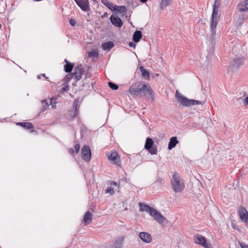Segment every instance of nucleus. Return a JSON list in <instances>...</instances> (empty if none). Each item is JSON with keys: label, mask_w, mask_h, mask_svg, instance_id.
<instances>
[{"label": "nucleus", "mask_w": 248, "mask_h": 248, "mask_svg": "<svg viewBox=\"0 0 248 248\" xmlns=\"http://www.w3.org/2000/svg\"><path fill=\"white\" fill-rule=\"evenodd\" d=\"M78 102V101L77 100H75L74 101V106L75 107V110L73 115V117H76L78 115V107H77Z\"/></svg>", "instance_id": "72a5a7b5"}, {"label": "nucleus", "mask_w": 248, "mask_h": 248, "mask_svg": "<svg viewBox=\"0 0 248 248\" xmlns=\"http://www.w3.org/2000/svg\"><path fill=\"white\" fill-rule=\"evenodd\" d=\"M139 237L144 242L146 243H149L151 242L152 237L151 235L146 232H141L139 233Z\"/></svg>", "instance_id": "dca6fc26"}, {"label": "nucleus", "mask_w": 248, "mask_h": 248, "mask_svg": "<svg viewBox=\"0 0 248 248\" xmlns=\"http://www.w3.org/2000/svg\"><path fill=\"white\" fill-rule=\"evenodd\" d=\"M178 143V140L177 139V137H172L170 139V142L168 145V149L171 150L174 148L176 145Z\"/></svg>", "instance_id": "5701e85b"}, {"label": "nucleus", "mask_w": 248, "mask_h": 248, "mask_svg": "<svg viewBox=\"0 0 248 248\" xmlns=\"http://www.w3.org/2000/svg\"><path fill=\"white\" fill-rule=\"evenodd\" d=\"M247 51L246 46L239 44L235 45L232 49V53L236 57H242L245 59Z\"/></svg>", "instance_id": "20e7f679"}, {"label": "nucleus", "mask_w": 248, "mask_h": 248, "mask_svg": "<svg viewBox=\"0 0 248 248\" xmlns=\"http://www.w3.org/2000/svg\"><path fill=\"white\" fill-rule=\"evenodd\" d=\"M239 244L241 248H248V245L244 243H240Z\"/></svg>", "instance_id": "79ce46f5"}, {"label": "nucleus", "mask_w": 248, "mask_h": 248, "mask_svg": "<svg viewBox=\"0 0 248 248\" xmlns=\"http://www.w3.org/2000/svg\"><path fill=\"white\" fill-rule=\"evenodd\" d=\"M89 56L92 57H97L98 56V52L96 49H93L90 52H88Z\"/></svg>", "instance_id": "7c9ffc66"}, {"label": "nucleus", "mask_w": 248, "mask_h": 248, "mask_svg": "<svg viewBox=\"0 0 248 248\" xmlns=\"http://www.w3.org/2000/svg\"><path fill=\"white\" fill-rule=\"evenodd\" d=\"M128 92L133 97L143 96L148 95L150 99L154 100L153 91L149 84L142 81H138L133 84Z\"/></svg>", "instance_id": "f257e3e1"}, {"label": "nucleus", "mask_w": 248, "mask_h": 248, "mask_svg": "<svg viewBox=\"0 0 248 248\" xmlns=\"http://www.w3.org/2000/svg\"><path fill=\"white\" fill-rule=\"evenodd\" d=\"M142 37V33L140 31H136L133 36V40L135 42H138Z\"/></svg>", "instance_id": "b1692460"}, {"label": "nucleus", "mask_w": 248, "mask_h": 248, "mask_svg": "<svg viewBox=\"0 0 248 248\" xmlns=\"http://www.w3.org/2000/svg\"><path fill=\"white\" fill-rule=\"evenodd\" d=\"M81 157L86 162H89L91 157V151L88 146H84L81 149Z\"/></svg>", "instance_id": "1a4fd4ad"}, {"label": "nucleus", "mask_w": 248, "mask_h": 248, "mask_svg": "<svg viewBox=\"0 0 248 248\" xmlns=\"http://www.w3.org/2000/svg\"><path fill=\"white\" fill-rule=\"evenodd\" d=\"M83 74V69L81 66H78L76 67L72 74V76L74 78L77 80H79L81 78Z\"/></svg>", "instance_id": "4468645a"}, {"label": "nucleus", "mask_w": 248, "mask_h": 248, "mask_svg": "<svg viewBox=\"0 0 248 248\" xmlns=\"http://www.w3.org/2000/svg\"><path fill=\"white\" fill-rule=\"evenodd\" d=\"M244 60L245 59L242 58V57H236L234 58L231 65L232 70L234 71L237 69L240 65L243 64Z\"/></svg>", "instance_id": "9d476101"}, {"label": "nucleus", "mask_w": 248, "mask_h": 248, "mask_svg": "<svg viewBox=\"0 0 248 248\" xmlns=\"http://www.w3.org/2000/svg\"><path fill=\"white\" fill-rule=\"evenodd\" d=\"M69 23L71 26H74L76 24V21L74 19H70L69 20Z\"/></svg>", "instance_id": "a19ab883"}, {"label": "nucleus", "mask_w": 248, "mask_h": 248, "mask_svg": "<svg viewBox=\"0 0 248 248\" xmlns=\"http://www.w3.org/2000/svg\"><path fill=\"white\" fill-rule=\"evenodd\" d=\"M74 149L76 150V154H77L79 152V149H80L79 144H76L74 146Z\"/></svg>", "instance_id": "58836bf2"}, {"label": "nucleus", "mask_w": 248, "mask_h": 248, "mask_svg": "<svg viewBox=\"0 0 248 248\" xmlns=\"http://www.w3.org/2000/svg\"><path fill=\"white\" fill-rule=\"evenodd\" d=\"M219 18V15L218 12V10L216 7V4L213 5V12L212 14L210 28L212 33L215 34L216 33L215 29L217 24Z\"/></svg>", "instance_id": "7ed1b4c3"}, {"label": "nucleus", "mask_w": 248, "mask_h": 248, "mask_svg": "<svg viewBox=\"0 0 248 248\" xmlns=\"http://www.w3.org/2000/svg\"><path fill=\"white\" fill-rule=\"evenodd\" d=\"M178 101L183 106L189 107L191 106V103L193 102V99H188L179 93L177 91L175 94Z\"/></svg>", "instance_id": "423d86ee"}, {"label": "nucleus", "mask_w": 248, "mask_h": 248, "mask_svg": "<svg viewBox=\"0 0 248 248\" xmlns=\"http://www.w3.org/2000/svg\"><path fill=\"white\" fill-rule=\"evenodd\" d=\"M150 215L152 217L155 221L160 224L164 223L166 220V218L155 209H153Z\"/></svg>", "instance_id": "0eeeda50"}, {"label": "nucleus", "mask_w": 248, "mask_h": 248, "mask_svg": "<svg viewBox=\"0 0 248 248\" xmlns=\"http://www.w3.org/2000/svg\"><path fill=\"white\" fill-rule=\"evenodd\" d=\"M172 0H161L159 7L161 9L163 10L167 6L170 5Z\"/></svg>", "instance_id": "bb28decb"}, {"label": "nucleus", "mask_w": 248, "mask_h": 248, "mask_svg": "<svg viewBox=\"0 0 248 248\" xmlns=\"http://www.w3.org/2000/svg\"><path fill=\"white\" fill-rule=\"evenodd\" d=\"M129 46H130V47H136V45L135 43H134L133 42H130L129 43Z\"/></svg>", "instance_id": "c03bdc74"}, {"label": "nucleus", "mask_w": 248, "mask_h": 248, "mask_svg": "<svg viewBox=\"0 0 248 248\" xmlns=\"http://www.w3.org/2000/svg\"><path fill=\"white\" fill-rule=\"evenodd\" d=\"M244 104L245 106H248V96L244 99Z\"/></svg>", "instance_id": "37998d69"}, {"label": "nucleus", "mask_w": 248, "mask_h": 248, "mask_svg": "<svg viewBox=\"0 0 248 248\" xmlns=\"http://www.w3.org/2000/svg\"><path fill=\"white\" fill-rule=\"evenodd\" d=\"M108 86L112 90H116L118 89V86L116 84H115L111 82H108Z\"/></svg>", "instance_id": "c9c22d12"}, {"label": "nucleus", "mask_w": 248, "mask_h": 248, "mask_svg": "<svg viewBox=\"0 0 248 248\" xmlns=\"http://www.w3.org/2000/svg\"><path fill=\"white\" fill-rule=\"evenodd\" d=\"M66 64L64 65V71L67 73H70L73 69V65L69 62L66 59L64 60Z\"/></svg>", "instance_id": "a878e982"}, {"label": "nucleus", "mask_w": 248, "mask_h": 248, "mask_svg": "<svg viewBox=\"0 0 248 248\" xmlns=\"http://www.w3.org/2000/svg\"><path fill=\"white\" fill-rule=\"evenodd\" d=\"M115 187H118V185L116 182H113L111 183L110 186L106 190V193L110 195H113L114 193Z\"/></svg>", "instance_id": "4be33fe9"}, {"label": "nucleus", "mask_w": 248, "mask_h": 248, "mask_svg": "<svg viewBox=\"0 0 248 248\" xmlns=\"http://www.w3.org/2000/svg\"><path fill=\"white\" fill-rule=\"evenodd\" d=\"M106 5L111 11L113 12L114 11L117 6L116 5L111 2H108Z\"/></svg>", "instance_id": "473e14b6"}, {"label": "nucleus", "mask_w": 248, "mask_h": 248, "mask_svg": "<svg viewBox=\"0 0 248 248\" xmlns=\"http://www.w3.org/2000/svg\"><path fill=\"white\" fill-rule=\"evenodd\" d=\"M140 69L141 72L142 76L143 77L146 78H150L149 72L145 70L142 66L140 68Z\"/></svg>", "instance_id": "c85d7f7f"}, {"label": "nucleus", "mask_w": 248, "mask_h": 248, "mask_svg": "<svg viewBox=\"0 0 248 248\" xmlns=\"http://www.w3.org/2000/svg\"><path fill=\"white\" fill-rule=\"evenodd\" d=\"M239 215L241 220L248 226V212L247 210L244 208H241L239 210Z\"/></svg>", "instance_id": "f8f14e48"}, {"label": "nucleus", "mask_w": 248, "mask_h": 248, "mask_svg": "<svg viewBox=\"0 0 248 248\" xmlns=\"http://www.w3.org/2000/svg\"><path fill=\"white\" fill-rule=\"evenodd\" d=\"M147 0H140V1L142 3H145Z\"/></svg>", "instance_id": "49530a36"}, {"label": "nucleus", "mask_w": 248, "mask_h": 248, "mask_svg": "<svg viewBox=\"0 0 248 248\" xmlns=\"http://www.w3.org/2000/svg\"><path fill=\"white\" fill-rule=\"evenodd\" d=\"M191 106L195 105H202V103L198 100H193V102L191 103Z\"/></svg>", "instance_id": "e433bc0d"}, {"label": "nucleus", "mask_w": 248, "mask_h": 248, "mask_svg": "<svg viewBox=\"0 0 248 248\" xmlns=\"http://www.w3.org/2000/svg\"><path fill=\"white\" fill-rule=\"evenodd\" d=\"M114 12L119 14L121 16H124L126 15L127 10L124 6L117 5Z\"/></svg>", "instance_id": "6ab92c4d"}, {"label": "nucleus", "mask_w": 248, "mask_h": 248, "mask_svg": "<svg viewBox=\"0 0 248 248\" xmlns=\"http://www.w3.org/2000/svg\"><path fill=\"white\" fill-rule=\"evenodd\" d=\"M53 98H51L50 102V105H51L52 108H56L57 102H53Z\"/></svg>", "instance_id": "4c0bfd02"}, {"label": "nucleus", "mask_w": 248, "mask_h": 248, "mask_svg": "<svg viewBox=\"0 0 248 248\" xmlns=\"http://www.w3.org/2000/svg\"><path fill=\"white\" fill-rule=\"evenodd\" d=\"M77 5L84 11L89 10V3L88 0H74Z\"/></svg>", "instance_id": "ddd939ff"}, {"label": "nucleus", "mask_w": 248, "mask_h": 248, "mask_svg": "<svg viewBox=\"0 0 248 248\" xmlns=\"http://www.w3.org/2000/svg\"><path fill=\"white\" fill-rule=\"evenodd\" d=\"M41 103L43 104L41 110L42 111H45L47 109L49 105L48 104L47 101L46 100H42Z\"/></svg>", "instance_id": "2f4dec72"}, {"label": "nucleus", "mask_w": 248, "mask_h": 248, "mask_svg": "<svg viewBox=\"0 0 248 248\" xmlns=\"http://www.w3.org/2000/svg\"><path fill=\"white\" fill-rule=\"evenodd\" d=\"M69 152L72 155H75V152H74V150L73 148H70L69 149Z\"/></svg>", "instance_id": "a18cd8bd"}, {"label": "nucleus", "mask_w": 248, "mask_h": 248, "mask_svg": "<svg viewBox=\"0 0 248 248\" xmlns=\"http://www.w3.org/2000/svg\"><path fill=\"white\" fill-rule=\"evenodd\" d=\"M92 218L93 214L90 211L86 212L84 216V223L86 225L90 224L92 221Z\"/></svg>", "instance_id": "aec40b11"}, {"label": "nucleus", "mask_w": 248, "mask_h": 248, "mask_svg": "<svg viewBox=\"0 0 248 248\" xmlns=\"http://www.w3.org/2000/svg\"><path fill=\"white\" fill-rule=\"evenodd\" d=\"M41 76H42V75H38V76H37V78H38V79H40V78H41Z\"/></svg>", "instance_id": "de8ad7c7"}, {"label": "nucleus", "mask_w": 248, "mask_h": 248, "mask_svg": "<svg viewBox=\"0 0 248 248\" xmlns=\"http://www.w3.org/2000/svg\"><path fill=\"white\" fill-rule=\"evenodd\" d=\"M112 24L117 27H121L123 25L122 20L116 15H111L109 18Z\"/></svg>", "instance_id": "2eb2a0df"}, {"label": "nucleus", "mask_w": 248, "mask_h": 248, "mask_svg": "<svg viewBox=\"0 0 248 248\" xmlns=\"http://www.w3.org/2000/svg\"><path fill=\"white\" fill-rule=\"evenodd\" d=\"M148 151L151 155H156L157 152V150L156 147H153L148 149Z\"/></svg>", "instance_id": "f704fd0d"}, {"label": "nucleus", "mask_w": 248, "mask_h": 248, "mask_svg": "<svg viewBox=\"0 0 248 248\" xmlns=\"http://www.w3.org/2000/svg\"><path fill=\"white\" fill-rule=\"evenodd\" d=\"M124 240V237L121 236L115 241L113 247L114 248H121Z\"/></svg>", "instance_id": "412c9836"}, {"label": "nucleus", "mask_w": 248, "mask_h": 248, "mask_svg": "<svg viewBox=\"0 0 248 248\" xmlns=\"http://www.w3.org/2000/svg\"><path fill=\"white\" fill-rule=\"evenodd\" d=\"M171 187L175 193H182L185 187V181L178 174L175 172L173 173L170 181Z\"/></svg>", "instance_id": "f03ea898"}, {"label": "nucleus", "mask_w": 248, "mask_h": 248, "mask_svg": "<svg viewBox=\"0 0 248 248\" xmlns=\"http://www.w3.org/2000/svg\"><path fill=\"white\" fill-rule=\"evenodd\" d=\"M42 76H43V77H45L46 79H47V78L46 77V75H45V74H43V75H42Z\"/></svg>", "instance_id": "09e8293b"}, {"label": "nucleus", "mask_w": 248, "mask_h": 248, "mask_svg": "<svg viewBox=\"0 0 248 248\" xmlns=\"http://www.w3.org/2000/svg\"><path fill=\"white\" fill-rule=\"evenodd\" d=\"M17 124L21 125L26 129H31L33 127L32 124L31 123H18Z\"/></svg>", "instance_id": "c756f323"}, {"label": "nucleus", "mask_w": 248, "mask_h": 248, "mask_svg": "<svg viewBox=\"0 0 248 248\" xmlns=\"http://www.w3.org/2000/svg\"><path fill=\"white\" fill-rule=\"evenodd\" d=\"M69 89V87L68 85H65L64 87H62L61 89V92H64L65 91H68Z\"/></svg>", "instance_id": "ea45409f"}, {"label": "nucleus", "mask_w": 248, "mask_h": 248, "mask_svg": "<svg viewBox=\"0 0 248 248\" xmlns=\"http://www.w3.org/2000/svg\"><path fill=\"white\" fill-rule=\"evenodd\" d=\"M108 159L111 162L115 165H120V157L115 151H112L110 155H108Z\"/></svg>", "instance_id": "9b49d317"}, {"label": "nucleus", "mask_w": 248, "mask_h": 248, "mask_svg": "<svg viewBox=\"0 0 248 248\" xmlns=\"http://www.w3.org/2000/svg\"><path fill=\"white\" fill-rule=\"evenodd\" d=\"M114 46V44L112 42L108 41L102 45L103 49L104 50H109Z\"/></svg>", "instance_id": "393cba45"}, {"label": "nucleus", "mask_w": 248, "mask_h": 248, "mask_svg": "<svg viewBox=\"0 0 248 248\" xmlns=\"http://www.w3.org/2000/svg\"><path fill=\"white\" fill-rule=\"evenodd\" d=\"M139 206H140V209L139 211L141 212H146L148 213L150 215L153 210L154 208H152L151 206H149V205L146 204L144 203H141L140 202L139 203Z\"/></svg>", "instance_id": "a211bd4d"}, {"label": "nucleus", "mask_w": 248, "mask_h": 248, "mask_svg": "<svg viewBox=\"0 0 248 248\" xmlns=\"http://www.w3.org/2000/svg\"><path fill=\"white\" fill-rule=\"evenodd\" d=\"M153 144V140L152 139L150 138H148L146 139L145 144V149L148 150V149L152 147Z\"/></svg>", "instance_id": "cd10ccee"}, {"label": "nucleus", "mask_w": 248, "mask_h": 248, "mask_svg": "<svg viewBox=\"0 0 248 248\" xmlns=\"http://www.w3.org/2000/svg\"><path fill=\"white\" fill-rule=\"evenodd\" d=\"M247 17L246 14L238 10V12L234 16V21L238 25L242 24Z\"/></svg>", "instance_id": "6e6552de"}, {"label": "nucleus", "mask_w": 248, "mask_h": 248, "mask_svg": "<svg viewBox=\"0 0 248 248\" xmlns=\"http://www.w3.org/2000/svg\"><path fill=\"white\" fill-rule=\"evenodd\" d=\"M238 10L246 14L248 12V0H245L240 2L238 6Z\"/></svg>", "instance_id": "f3484780"}, {"label": "nucleus", "mask_w": 248, "mask_h": 248, "mask_svg": "<svg viewBox=\"0 0 248 248\" xmlns=\"http://www.w3.org/2000/svg\"><path fill=\"white\" fill-rule=\"evenodd\" d=\"M194 241L196 244L200 245L204 248H211V245L207 243L205 238L200 234H196L194 236Z\"/></svg>", "instance_id": "39448f33"}]
</instances>
